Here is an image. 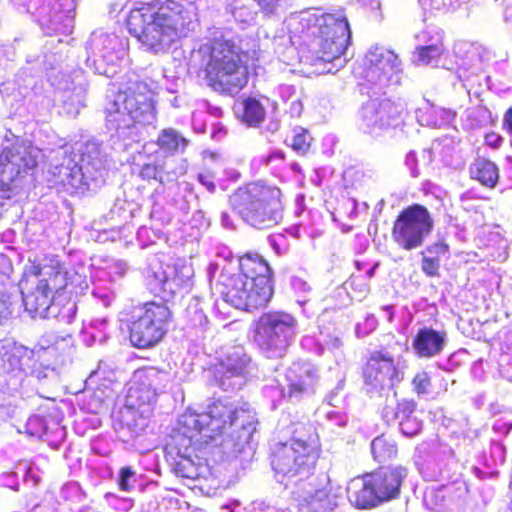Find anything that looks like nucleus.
Instances as JSON below:
<instances>
[{"label": "nucleus", "instance_id": "1", "mask_svg": "<svg viewBox=\"0 0 512 512\" xmlns=\"http://www.w3.org/2000/svg\"><path fill=\"white\" fill-rule=\"evenodd\" d=\"M256 425L254 411L227 400L213 402L202 413L185 412L172 436L177 449L173 471L183 478H207L211 469L204 456L214 449L223 454L241 452L251 443Z\"/></svg>", "mask_w": 512, "mask_h": 512}, {"label": "nucleus", "instance_id": "2", "mask_svg": "<svg viewBox=\"0 0 512 512\" xmlns=\"http://www.w3.org/2000/svg\"><path fill=\"white\" fill-rule=\"evenodd\" d=\"M157 88V82L132 73L109 97L105 107L106 128L114 150L139 152L145 127L156 120L153 95Z\"/></svg>", "mask_w": 512, "mask_h": 512}, {"label": "nucleus", "instance_id": "3", "mask_svg": "<svg viewBox=\"0 0 512 512\" xmlns=\"http://www.w3.org/2000/svg\"><path fill=\"white\" fill-rule=\"evenodd\" d=\"M271 277V267L258 253H247L236 260H213L207 267L211 288L226 303L247 311L269 303L273 296Z\"/></svg>", "mask_w": 512, "mask_h": 512}, {"label": "nucleus", "instance_id": "4", "mask_svg": "<svg viewBox=\"0 0 512 512\" xmlns=\"http://www.w3.org/2000/svg\"><path fill=\"white\" fill-rule=\"evenodd\" d=\"M198 26L195 7L184 6L174 0L138 3L131 8L127 27L145 50L154 54L166 52L182 37H187Z\"/></svg>", "mask_w": 512, "mask_h": 512}, {"label": "nucleus", "instance_id": "5", "mask_svg": "<svg viewBox=\"0 0 512 512\" xmlns=\"http://www.w3.org/2000/svg\"><path fill=\"white\" fill-rule=\"evenodd\" d=\"M287 28L298 36L313 37L314 55L310 64L324 73H336L346 64L345 50L351 40V30L343 10L317 14L306 10L287 19Z\"/></svg>", "mask_w": 512, "mask_h": 512}, {"label": "nucleus", "instance_id": "6", "mask_svg": "<svg viewBox=\"0 0 512 512\" xmlns=\"http://www.w3.org/2000/svg\"><path fill=\"white\" fill-rule=\"evenodd\" d=\"M169 380V373L156 367L134 371L128 383L125 404L113 414V427L121 441L128 443L145 431L152 414V404Z\"/></svg>", "mask_w": 512, "mask_h": 512}, {"label": "nucleus", "instance_id": "7", "mask_svg": "<svg viewBox=\"0 0 512 512\" xmlns=\"http://www.w3.org/2000/svg\"><path fill=\"white\" fill-rule=\"evenodd\" d=\"M79 155L72 156L73 147L63 143L58 150H52L56 156H62V161L53 164L48 173L52 185H60L66 190H90L104 182L110 165V155L102 143L92 138L76 143Z\"/></svg>", "mask_w": 512, "mask_h": 512}, {"label": "nucleus", "instance_id": "8", "mask_svg": "<svg viewBox=\"0 0 512 512\" xmlns=\"http://www.w3.org/2000/svg\"><path fill=\"white\" fill-rule=\"evenodd\" d=\"M189 65L203 70L210 85L218 91L236 93L248 80L247 68L234 44L228 41H212L193 49Z\"/></svg>", "mask_w": 512, "mask_h": 512}, {"label": "nucleus", "instance_id": "9", "mask_svg": "<svg viewBox=\"0 0 512 512\" xmlns=\"http://www.w3.org/2000/svg\"><path fill=\"white\" fill-rule=\"evenodd\" d=\"M281 196V190L275 186L251 182L230 196V204L249 226L259 230L271 229L283 220Z\"/></svg>", "mask_w": 512, "mask_h": 512}, {"label": "nucleus", "instance_id": "10", "mask_svg": "<svg viewBox=\"0 0 512 512\" xmlns=\"http://www.w3.org/2000/svg\"><path fill=\"white\" fill-rule=\"evenodd\" d=\"M65 47L66 45L61 39L49 40L44 45L43 55L34 60L28 58V62L34 61L43 67L51 84L61 92L65 112L70 116H76L85 106L88 84L83 78L82 72H79L78 84H74V81L70 80V76L60 69Z\"/></svg>", "mask_w": 512, "mask_h": 512}, {"label": "nucleus", "instance_id": "11", "mask_svg": "<svg viewBox=\"0 0 512 512\" xmlns=\"http://www.w3.org/2000/svg\"><path fill=\"white\" fill-rule=\"evenodd\" d=\"M20 13H29L47 36L70 35L74 30L77 0H10Z\"/></svg>", "mask_w": 512, "mask_h": 512}, {"label": "nucleus", "instance_id": "12", "mask_svg": "<svg viewBox=\"0 0 512 512\" xmlns=\"http://www.w3.org/2000/svg\"><path fill=\"white\" fill-rule=\"evenodd\" d=\"M298 334L296 317L285 311L263 313L256 322L255 343L267 358H281Z\"/></svg>", "mask_w": 512, "mask_h": 512}, {"label": "nucleus", "instance_id": "13", "mask_svg": "<svg viewBox=\"0 0 512 512\" xmlns=\"http://www.w3.org/2000/svg\"><path fill=\"white\" fill-rule=\"evenodd\" d=\"M43 157L40 148L19 138L4 146L0 153V197L9 198L20 178L34 169Z\"/></svg>", "mask_w": 512, "mask_h": 512}, {"label": "nucleus", "instance_id": "14", "mask_svg": "<svg viewBox=\"0 0 512 512\" xmlns=\"http://www.w3.org/2000/svg\"><path fill=\"white\" fill-rule=\"evenodd\" d=\"M403 70L398 55L383 46H372L363 59L360 77L373 94H386L402 80Z\"/></svg>", "mask_w": 512, "mask_h": 512}, {"label": "nucleus", "instance_id": "15", "mask_svg": "<svg viewBox=\"0 0 512 512\" xmlns=\"http://www.w3.org/2000/svg\"><path fill=\"white\" fill-rule=\"evenodd\" d=\"M86 66L95 74L113 78L127 55V40L114 33L96 30L86 42Z\"/></svg>", "mask_w": 512, "mask_h": 512}, {"label": "nucleus", "instance_id": "16", "mask_svg": "<svg viewBox=\"0 0 512 512\" xmlns=\"http://www.w3.org/2000/svg\"><path fill=\"white\" fill-rule=\"evenodd\" d=\"M194 269L186 260H177L173 265H150L145 272V282L155 296L170 301L192 285Z\"/></svg>", "mask_w": 512, "mask_h": 512}, {"label": "nucleus", "instance_id": "17", "mask_svg": "<svg viewBox=\"0 0 512 512\" xmlns=\"http://www.w3.org/2000/svg\"><path fill=\"white\" fill-rule=\"evenodd\" d=\"M171 313L163 303L148 302L141 307L130 326L131 344L139 349L157 345L168 330Z\"/></svg>", "mask_w": 512, "mask_h": 512}, {"label": "nucleus", "instance_id": "18", "mask_svg": "<svg viewBox=\"0 0 512 512\" xmlns=\"http://www.w3.org/2000/svg\"><path fill=\"white\" fill-rule=\"evenodd\" d=\"M433 226L434 221L428 209L423 205L413 204L397 216L392 228V238L402 249L413 250L423 245Z\"/></svg>", "mask_w": 512, "mask_h": 512}, {"label": "nucleus", "instance_id": "19", "mask_svg": "<svg viewBox=\"0 0 512 512\" xmlns=\"http://www.w3.org/2000/svg\"><path fill=\"white\" fill-rule=\"evenodd\" d=\"M318 459L311 461L307 452L288 442L276 443L271 455V465L276 474L277 481L286 488L295 487V482L308 480Z\"/></svg>", "mask_w": 512, "mask_h": 512}, {"label": "nucleus", "instance_id": "20", "mask_svg": "<svg viewBox=\"0 0 512 512\" xmlns=\"http://www.w3.org/2000/svg\"><path fill=\"white\" fill-rule=\"evenodd\" d=\"M365 389L370 397L383 396L403 380L400 363L385 350L374 351L367 359L363 372Z\"/></svg>", "mask_w": 512, "mask_h": 512}, {"label": "nucleus", "instance_id": "21", "mask_svg": "<svg viewBox=\"0 0 512 512\" xmlns=\"http://www.w3.org/2000/svg\"><path fill=\"white\" fill-rule=\"evenodd\" d=\"M415 465L426 481L450 480L457 467L452 448L435 442H423L416 447Z\"/></svg>", "mask_w": 512, "mask_h": 512}, {"label": "nucleus", "instance_id": "22", "mask_svg": "<svg viewBox=\"0 0 512 512\" xmlns=\"http://www.w3.org/2000/svg\"><path fill=\"white\" fill-rule=\"evenodd\" d=\"M65 277L61 273L40 272V278L37 279L35 287L24 292L22 290V299L25 310L31 317L48 318L54 314L58 305L55 294L61 291L62 283Z\"/></svg>", "mask_w": 512, "mask_h": 512}, {"label": "nucleus", "instance_id": "23", "mask_svg": "<svg viewBox=\"0 0 512 512\" xmlns=\"http://www.w3.org/2000/svg\"><path fill=\"white\" fill-rule=\"evenodd\" d=\"M250 358L241 346H233L226 350L215 365L214 379L224 391L240 389L245 383Z\"/></svg>", "mask_w": 512, "mask_h": 512}, {"label": "nucleus", "instance_id": "24", "mask_svg": "<svg viewBox=\"0 0 512 512\" xmlns=\"http://www.w3.org/2000/svg\"><path fill=\"white\" fill-rule=\"evenodd\" d=\"M41 352H44L43 348L29 349L11 340L0 341V360L3 369L18 377L19 382L35 372V365Z\"/></svg>", "mask_w": 512, "mask_h": 512}, {"label": "nucleus", "instance_id": "25", "mask_svg": "<svg viewBox=\"0 0 512 512\" xmlns=\"http://www.w3.org/2000/svg\"><path fill=\"white\" fill-rule=\"evenodd\" d=\"M299 512H332L338 506L337 496L327 486L317 487L313 479L295 482L291 491Z\"/></svg>", "mask_w": 512, "mask_h": 512}, {"label": "nucleus", "instance_id": "26", "mask_svg": "<svg viewBox=\"0 0 512 512\" xmlns=\"http://www.w3.org/2000/svg\"><path fill=\"white\" fill-rule=\"evenodd\" d=\"M289 387V398L299 400L315 391L319 380L317 368L310 362H294L286 372Z\"/></svg>", "mask_w": 512, "mask_h": 512}, {"label": "nucleus", "instance_id": "27", "mask_svg": "<svg viewBox=\"0 0 512 512\" xmlns=\"http://www.w3.org/2000/svg\"><path fill=\"white\" fill-rule=\"evenodd\" d=\"M369 475L383 504L399 497L408 470L401 465H390L381 467Z\"/></svg>", "mask_w": 512, "mask_h": 512}, {"label": "nucleus", "instance_id": "28", "mask_svg": "<svg viewBox=\"0 0 512 512\" xmlns=\"http://www.w3.org/2000/svg\"><path fill=\"white\" fill-rule=\"evenodd\" d=\"M128 269V264L125 261L113 259L105 267L96 271L92 295L104 307H109L116 298L115 291L111 286H107L105 281H117L127 273Z\"/></svg>", "mask_w": 512, "mask_h": 512}, {"label": "nucleus", "instance_id": "29", "mask_svg": "<svg viewBox=\"0 0 512 512\" xmlns=\"http://www.w3.org/2000/svg\"><path fill=\"white\" fill-rule=\"evenodd\" d=\"M455 54L459 58V78L468 80L470 75L483 71L484 63L491 59L490 52L480 44L461 42L455 45Z\"/></svg>", "mask_w": 512, "mask_h": 512}, {"label": "nucleus", "instance_id": "30", "mask_svg": "<svg viewBox=\"0 0 512 512\" xmlns=\"http://www.w3.org/2000/svg\"><path fill=\"white\" fill-rule=\"evenodd\" d=\"M287 433L290 434V439L287 442L307 452V457L310 461L319 458V436L309 419L302 418L291 422L287 427Z\"/></svg>", "mask_w": 512, "mask_h": 512}, {"label": "nucleus", "instance_id": "31", "mask_svg": "<svg viewBox=\"0 0 512 512\" xmlns=\"http://www.w3.org/2000/svg\"><path fill=\"white\" fill-rule=\"evenodd\" d=\"M347 497L350 504L360 510H370L382 505L369 473L349 482Z\"/></svg>", "mask_w": 512, "mask_h": 512}, {"label": "nucleus", "instance_id": "32", "mask_svg": "<svg viewBox=\"0 0 512 512\" xmlns=\"http://www.w3.org/2000/svg\"><path fill=\"white\" fill-rule=\"evenodd\" d=\"M447 341V333L444 330L422 327L413 338L412 348L419 358H433L442 353Z\"/></svg>", "mask_w": 512, "mask_h": 512}, {"label": "nucleus", "instance_id": "33", "mask_svg": "<svg viewBox=\"0 0 512 512\" xmlns=\"http://www.w3.org/2000/svg\"><path fill=\"white\" fill-rule=\"evenodd\" d=\"M301 344L318 356L325 352L331 353L338 364L344 360L343 342L339 332L333 334L321 332L318 337L306 336Z\"/></svg>", "mask_w": 512, "mask_h": 512}, {"label": "nucleus", "instance_id": "34", "mask_svg": "<svg viewBox=\"0 0 512 512\" xmlns=\"http://www.w3.org/2000/svg\"><path fill=\"white\" fill-rule=\"evenodd\" d=\"M374 100L376 105H372L367 111L370 117L380 113L385 122H389V128H395L403 122L407 110L404 99L375 98Z\"/></svg>", "mask_w": 512, "mask_h": 512}, {"label": "nucleus", "instance_id": "35", "mask_svg": "<svg viewBox=\"0 0 512 512\" xmlns=\"http://www.w3.org/2000/svg\"><path fill=\"white\" fill-rule=\"evenodd\" d=\"M25 432L33 437L50 441L51 437L60 439L64 436V430L59 422L52 416L40 414L32 415L25 424Z\"/></svg>", "mask_w": 512, "mask_h": 512}, {"label": "nucleus", "instance_id": "36", "mask_svg": "<svg viewBox=\"0 0 512 512\" xmlns=\"http://www.w3.org/2000/svg\"><path fill=\"white\" fill-rule=\"evenodd\" d=\"M415 116L421 126L441 128L450 125L455 120L456 113L426 102L422 107L416 109Z\"/></svg>", "mask_w": 512, "mask_h": 512}, {"label": "nucleus", "instance_id": "37", "mask_svg": "<svg viewBox=\"0 0 512 512\" xmlns=\"http://www.w3.org/2000/svg\"><path fill=\"white\" fill-rule=\"evenodd\" d=\"M416 403L413 400L403 399L399 401L400 419L398 421L401 433L407 437L417 435L421 428L422 422L415 416Z\"/></svg>", "mask_w": 512, "mask_h": 512}, {"label": "nucleus", "instance_id": "38", "mask_svg": "<svg viewBox=\"0 0 512 512\" xmlns=\"http://www.w3.org/2000/svg\"><path fill=\"white\" fill-rule=\"evenodd\" d=\"M157 146L166 155L183 153L189 144L180 132L174 128L163 129L157 138Z\"/></svg>", "mask_w": 512, "mask_h": 512}, {"label": "nucleus", "instance_id": "39", "mask_svg": "<svg viewBox=\"0 0 512 512\" xmlns=\"http://www.w3.org/2000/svg\"><path fill=\"white\" fill-rule=\"evenodd\" d=\"M470 174L472 178L490 188L497 184L499 178V171L496 164L485 158H478L472 163Z\"/></svg>", "mask_w": 512, "mask_h": 512}, {"label": "nucleus", "instance_id": "40", "mask_svg": "<svg viewBox=\"0 0 512 512\" xmlns=\"http://www.w3.org/2000/svg\"><path fill=\"white\" fill-rule=\"evenodd\" d=\"M443 53V43L439 44V38L436 37L433 45H419L413 53L412 61L417 65L436 67L439 65Z\"/></svg>", "mask_w": 512, "mask_h": 512}, {"label": "nucleus", "instance_id": "41", "mask_svg": "<svg viewBox=\"0 0 512 512\" xmlns=\"http://www.w3.org/2000/svg\"><path fill=\"white\" fill-rule=\"evenodd\" d=\"M372 105H376L373 99L368 100L362 105L359 112L360 126L364 132L378 136L382 131L389 128V122H385L380 113L370 117L367 111Z\"/></svg>", "mask_w": 512, "mask_h": 512}, {"label": "nucleus", "instance_id": "42", "mask_svg": "<svg viewBox=\"0 0 512 512\" xmlns=\"http://www.w3.org/2000/svg\"><path fill=\"white\" fill-rule=\"evenodd\" d=\"M82 271L75 270H62V269H54L49 268V273H61L64 275L65 280L62 283L61 291L68 290L70 294H83L88 289V280L84 273V268H81Z\"/></svg>", "mask_w": 512, "mask_h": 512}, {"label": "nucleus", "instance_id": "43", "mask_svg": "<svg viewBox=\"0 0 512 512\" xmlns=\"http://www.w3.org/2000/svg\"><path fill=\"white\" fill-rule=\"evenodd\" d=\"M184 319L187 326L192 328L203 329L207 325L208 318L204 312L201 298L195 296L190 299L184 311Z\"/></svg>", "mask_w": 512, "mask_h": 512}, {"label": "nucleus", "instance_id": "44", "mask_svg": "<svg viewBox=\"0 0 512 512\" xmlns=\"http://www.w3.org/2000/svg\"><path fill=\"white\" fill-rule=\"evenodd\" d=\"M326 399V406L320 410L324 414L326 425L331 429L334 427H344L347 424V416L342 411V409L338 408L336 405V403L340 400L336 399V395L333 391L327 396Z\"/></svg>", "mask_w": 512, "mask_h": 512}, {"label": "nucleus", "instance_id": "45", "mask_svg": "<svg viewBox=\"0 0 512 512\" xmlns=\"http://www.w3.org/2000/svg\"><path fill=\"white\" fill-rule=\"evenodd\" d=\"M242 112V120L249 126H257L265 117V109L255 98L245 99L238 108Z\"/></svg>", "mask_w": 512, "mask_h": 512}, {"label": "nucleus", "instance_id": "46", "mask_svg": "<svg viewBox=\"0 0 512 512\" xmlns=\"http://www.w3.org/2000/svg\"><path fill=\"white\" fill-rule=\"evenodd\" d=\"M108 319L100 318L92 320L87 327L83 330V340L87 346L96 343H103L107 337Z\"/></svg>", "mask_w": 512, "mask_h": 512}, {"label": "nucleus", "instance_id": "47", "mask_svg": "<svg viewBox=\"0 0 512 512\" xmlns=\"http://www.w3.org/2000/svg\"><path fill=\"white\" fill-rule=\"evenodd\" d=\"M371 451L376 461L385 462L397 455V446L393 440L382 435L371 442Z\"/></svg>", "mask_w": 512, "mask_h": 512}, {"label": "nucleus", "instance_id": "48", "mask_svg": "<svg viewBox=\"0 0 512 512\" xmlns=\"http://www.w3.org/2000/svg\"><path fill=\"white\" fill-rule=\"evenodd\" d=\"M465 125L469 129L486 127L492 121L491 112L484 106L468 108L464 114Z\"/></svg>", "mask_w": 512, "mask_h": 512}, {"label": "nucleus", "instance_id": "49", "mask_svg": "<svg viewBox=\"0 0 512 512\" xmlns=\"http://www.w3.org/2000/svg\"><path fill=\"white\" fill-rule=\"evenodd\" d=\"M167 164H144L140 170V177L144 180H157L161 184L172 182L176 178V173L167 170Z\"/></svg>", "mask_w": 512, "mask_h": 512}, {"label": "nucleus", "instance_id": "50", "mask_svg": "<svg viewBox=\"0 0 512 512\" xmlns=\"http://www.w3.org/2000/svg\"><path fill=\"white\" fill-rule=\"evenodd\" d=\"M312 137L309 132L302 128L297 127L293 130L291 136H287L286 143L299 155H304L309 150Z\"/></svg>", "mask_w": 512, "mask_h": 512}, {"label": "nucleus", "instance_id": "51", "mask_svg": "<svg viewBox=\"0 0 512 512\" xmlns=\"http://www.w3.org/2000/svg\"><path fill=\"white\" fill-rule=\"evenodd\" d=\"M262 392L264 398L270 402L272 410L276 409L285 397L284 389L277 380H271L263 387Z\"/></svg>", "mask_w": 512, "mask_h": 512}, {"label": "nucleus", "instance_id": "52", "mask_svg": "<svg viewBox=\"0 0 512 512\" xmlns=\"http://www.w3.org/2000/svg\"><path fill=\"white\" fill-rule=\"evenodd\" d=\"M290 287L294 292L296 301L299 305H304L310 300L312 292L311 286L304 279L298 276H292L290 278Z\"/></svg>", "mask_w": 512, "mask_h": 512}, {"label": "nucleus", "instance_id": "53", "mask_svg": "<svg viewBox=\"0 0 512 512\" xmlns=\"http://www.w3.org/2000/svg\"><path fill=\"white\" fill-rule=\"evenodd\" d=\"M60 497L72 503H80L84 500L85 494L77 482L65 483L60 490Z\"/></svg>", "mask_w": 512, "mask_h": 512}, {"label": "nucleus", "instance_id": "54", "mask_svg": "<svg viewBox=\"0 0 512 512\" xmlns=\"http://www.w3.org/2000/svg\"><path fill=\"white\" fill-rule=\"evenodd\" d=\"M439 38V44L443 43V32L436 26L428 25L423 31L416 35L419 45H433L434 39Z\"/></svg>", "mask_w": 512, "mask_h": 512}, {"label": "nucleus", "instance_id": "55", "mask_svg": "<svg viewBox=\"0 0 512 512\" xmlns=\"http://www.w3.org/2000/svg\"><path fill=\"white\" fill-rule=\"evenodd\" d=\"M179 190L183 193V199L178 203V206L183 212H188L191 208V204L196 202L197 196L193 191L192 185L187 182L179 184Z\"/></svg>", "mask_w": 512, "mask_h": 512}, {"label": "nucleus", "instance_id": "56", "mask_svg": "<svg viewBox=\"0 0 512 512\" xmlns=\"http://www.w3.org/2000/svg\"><path fill=\"white\" fill-rule=\"evenodd\" d=\"M412 387L418 395L428 394L431 387V380L428 373L425 371L417 373L412 380Z\"/></svg>", "mask_w": 512, "mask_h": 512}, {"label": "nucleus", "instance_id": "57", "mask_svg": "<svg viewBox=\"0 0 512 512\" xmlns=\"http://www.w3.org/2000/svg\"><path fill=\"white\" fill-rule=\"evenodd\" d=\"M104 498L109 506L119 511H128L133 507V500L130 498H122L114 493H106Z\"/></svg>", "mask_w": 512, "mask_h": 512}, {"label": "nucleus", "instance_id": "58", "mask_svg": "<svg viewBox=\"0 0 512 512\" xmlns=\"http://www.w3.org/2000/svg\"><path fill=\"white\" fill-rule=\"evenodd\" d=\"M378 326V321L373 314H368L363 322L356 325L355 332L357 337H366Z\"/></svg>", "mask_w": 512, "mask_h": 512}, {"label": "nucleus", "instance_id": "59", "mask_svg": "<svg viewBox=\"0 0 512 512\" xmlns=\"http://www.w3.org/2000/svg\"><path fill=\"white\" fill-rule=\"evenodd\" d=\"M77 310V303L75 301L69 300L65 305L62 306L61 309L54 311V314L52 315H58L65 322L72 323L76 317Z\"/></svg>", "mask_w": 512, "mask_h": 512}, {"label": "nucleus", "instance_id": "60", "mask_svg": "<svg viewBox=\"0 0 512 512\" xmlns=\"http://www.w3.org/2000/svg\"><path fill=\"white\" fill-rule=\"evenodd\" d=\"M16 410V406L5 393H0V422L10 419Z\"/></svg>", "mask_w": 512, "mask_h": 512}, {"label": "nucleus", "instance_id": "61", "mask_svg": "<svg viewBox=\"0 0 512 512\" xmlns=\"http://www.w3.org/2000/svg\"><path fill=\"white\" fill-rule=\"evenodd\" d=\"M265 15H275L282 8V0H253Z\"/></svg>", "mask_w": 512, "mask_h": 512}, {"label": "nucleus", "instance_id": "62", "mask_svg": "<svg viewBox=\"0 0 512 512\" xmlns=\"http://www.w3.org/2000/svg\"><path fill=\"white\" fill-rule=\"evenodd\" d=\"M269 244L277 255H284L288 252L287 238L282 235H273L268 238Z\"/></svg>", "mask_w": 512, "mask_h": 512}, {"label": "nucleus", "instance_id": "63", "mask_svg": "<svg viewBox=\"0 0 512 512\" xmlns=\"http://www.w3.org/2000/svg\"><path fill=\"white\" fill-rule=\"evenodd\" d=\"M198 182L210 193L216 191L215 174L210 170H204L197 175Z\"/></svg>", "mask_w": 512, "mask_h": 512}, {"label": "nucleus", "instance_id": "64", "mask_svg": "<svg viewBox=\"0 0 512 512\" xmlns=\"http://www.w3.org/2000/svg\"><path fill=\"white\" fill-rule=\"evenodd\" d=\"M135 476V472L131 469V467H123L120 470L118 485L120 490L129 492L132 490V485L130 484V480Z\"/></svg>", "mask_w": 512, "mask_h": 512}]
</instances>
